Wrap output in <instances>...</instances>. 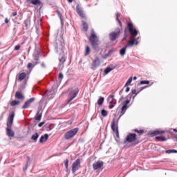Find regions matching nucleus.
I'll return each instance as SVG.
<instances>
[{
  "instance_id": "1",
  "label": "nucleus",
  "mask_w": 177,
  "mask_h": 177,
  "mask_svg": "<svg viewBox=\"0 0 177 177\" xmlns=\"http://www.w3.org/2000/svg\"><path fill=\"white\" fill-rule=\"evenodd\" d=\"M57 35H59V30L55 35V50L57 55L62 56L66 55L64 53L66 50V42L64 39H63V35H60L59 39H57Z\"/></svg>"
},
{
  "instance_id": "2",
  "label": "nucleus",
  "mask_w": 177,
  "mask_h": 177,
  "mask_svg": "<svg viewBox=\"0 0 177 177\" xmlns=\"http://www.w3.org/2000/svg\"><path fill=\"white\" fill-rule=\"evenodd\" d=\"M89 42L91 44V46L93 50H97L99 49V37L95 34L93 29L91 31V35L88 37Z\"/></svg>"
},
{
  "instance_id": "3",
  "label": "nucleus",
  "mask_w": 177,
  "mask_h": 177,
  "mask_svg": "<svg viewBox=\"0 0 177 177\" xmlns=\"http://www.w3.org/2000/svg\"><path fill=\"white\" fill-rule=\"evenodd\" d=\"M137 136H138L135 133L128 134L124 141V143H131L132 146L139 145V140L137 139Z\"/></svg>"
},
{
  "instance_id": "4",
  "label": "nucleus",
  "mask_w": 177,
  "mask_h": 177,
  "mask_svg": "<svg viewBox=\"0 0 177 177\" xmlns=\"http://www.w3.org/2000/svg\"><path fill=\"white\" fill-rule=\"evenodd\" d=\"M80 92L78 87H76L75 89L71 90L68 95V101L67 104H70L77 96Z\"/></svg>"
},
{
  "instance_id": "5",
  "label": "nucleus",
  "mask_w": 177,
  "mask_h": 177,
  "mask_svg": "<svg viewBox=\"0 0 177 177\" xmlns=\"http://www.w3.org/2000/svg\"><path fill=\"white\" fill-rule=\"evenodd\" d=\"M78 131H80V129L78 127H76L75 129H73L66 133H65L64 138L66 139V140H69V139H72L77 133H78Z\"/></svg>"
},
{
  "instance_id": "6",
  "label": "nucleus",
  "mask_w": 177,
  "mask_h": 177,
  "mask_svg": "<svg viewBox=\"0 0 177 177\" xmlns=\"http://www.w3.org/2000/svg\"><path fill=\"white\" fill-rule=\"evenodd\" d=\"M121 34V29L120 28H115V30L109 33V39L112 42H114L120 37Z\"/></svg>"
},
{
  "instance_id": "7",
  "label": "nucleus",
  "mask_w": 177,
  "mask_h": 177,
  "mask_svg": "<svg viewBox=\"0 0 177 177\" xmlns=\"http://www.w3.org/2000/svg\"><path fill=\"white\" fill-rule=\"evenodd\" d=\"M118 121H120V119H118L115 123V119H113L111 125V128L113 132L115 133L117 138H120V132L118 131Z\"/></svg>"
},
{
  "instance_id": "8",
  "label": "nucleus",
  "mask_w": 177,
  "mask_h": 177,
  "mask_svg": "<svg viewBox=\"0 0 177 177\" xmlns=\"http://www.w3.org/2000/svg\"><path fill=\"white\" fill-rule=\"evenodd\" d=\"M127 29L131 37L136 38V36L138 35V30L133 27V24L132 23L129 22L127 24Z\"/></svg>"
},
{
  "instance_id": "9",
  "label": "nucleus",
  "mask_w": 177,
  "mask_h": 177,
  "mask_svg": "<svg viewBox=\"0 0 177 177\" xmlns=\"http://www.w3.org/2000/svg\"><path fill=\"white\" fill-rule=\"evenodd\" d=\"M80 165H81V160H80V158H77L75 160V162L72 165V173L73 174H75V172H77V171H78V169H79L78 167H80Z\"/></svg>"
},
{
  "instance_id": "10",
  "label": "nucleus",
  "mask_w": 177,
  "mask_h": 177,
  "mask_svg": "<svg viewBox=\"0 0 177 177\" xmlns=\"http://www.w3.org/2000/svg\"><path fill=\"white\" fill-rule=\"evenodd\" d=\"M34 102H35V97H32L31 98H29L25 102L24 106H22V109L24 110H26V109H29V107H30L31 104H32Z\"/></svg>"
},
{
  "instance_id": "11",
  "label": "nucleus",
  "mask_w": 177,
  "mask_h": 177,
  "mask_svg": "<svg viewBox=\"0 0 177 177\" xmlns=\"http://www.w3.org/2000/svg\"><path fill=\"white\" fill-rule=\"evenodd\" d=\"M99 66H100V59L99 57H95L91 64V68L92 70H96Z\"/></svg>"
},
{
  "instance_id": "12",
  "label": "nucleus",
  "mask_w": 177,
  "mask_h": 177,
  "mask_svg": "<svg viewBox=\"0 0 177 177\" xmlns=\"http://www.w3.org/2000/svg\"><path fill=\"white\" fill-rule=\"evenodd\" d=\"M67 60V57L66 56V54L63 55H60L59 57V64L58 67L60 68L62 67H64V63H66V61Z\"/></svg>"
},
{
  "instance_id": "13",
  "label": "nucleus",
  "mask_w": 177,
  "mask_h": 177,
  "mask_svg": "<svg viewBox=\"0 0 177 177\" xmlns=\"http://www.w3.org/2000/svg\"><path fill=\"white\" fill-rule=\"evenodd\" d=\"M11 128H12V124H7L6 131V135L9 138H13V136H15V131H13V130H11Z\"/></svg>"
},
{
  "instance_id": "14",
  "label": "nucleus",
  "mask_w": 177,
  "mask_h": 177,
  "mask_svg": "<svg viewBox=\"0 0 177 177\" xmlns=\"http://www.w3.org/2000/svg\"><path fill=\"white\" fill-rule=\"evenodd\" d=\"M104 165V162L103 161L98 160L93 164V168L94 171H97V169H100Z\"/></svg>"
},
{
  "instance_id": "15",
  "label": "nucleus",
  "mask_w": 177,
  "mask_h": 177,
  "mask_svg": "<svg viewBox=\"0 0 177 177\" xmlns=\"http://www.w3.org/2000/svg\"><path fill=\"white\" fill-rule=\"evenodd\" d=\"M127 100L126 101H124L122 104V107H124L125 109H128V104H129V103H131V99H132V94L129 93L127 96Z\"/></svg>"
},
{
  "instance_id": "16",
  "label": "nucleus",
  "mask_w": 177,
  "mask_h": 177,
  "mask_svg": "<svg viewBox=\"0 0 177 177\" xmlns=\"http://www.w3.org/2000/svg\"><path fill=\"white\" fill-rule=\"evenodd\" d=\"M76 11L77 15H79V16L82 17V19H85V14H84V11L82 10V9L80 8V4H77L76 6Z\"/></svg>"
},
{
  "instance_id": "17",
  "label": "nucleus",
  "mask_w": 177,
  "mask_h": 177,
  "mask_svg": "<svg viewBox=\"0 0 177 177\" xmlns=\"http://www.w3.org/2000/svg\"><path fill=\"white\" fill-rule=\"evenodd\" d=\"M46 95L48 97L50 100H52L55 97V93H53V89L47 90L46 91Z\"/></svg>"
},
{
  "instance_id": "18",
  "label": "nucleus",
  "mask_w": 177,
  "mask_h": 177,
  "mask_svg": "<svg viewBox=\"0 0 177 177\" xmlns=\"http://www.w3.org/2000/svg\"><path fill=\"white\" fill-rule=\"evenodd\" d=\"M114 95H110L108 97V102L110 104H117V100L114 99Z\"/></svg>"
},
{
  "instance_id": "19",
  "label": "nucleus",
  "mask_w": 177,
  "mask_h": 177,
  "mask_svg": "<svg viewBox=\"0 0 177 177\" xmlns=\"http://www.w3.org/2000/svg\"><path fill=\"white\" fill-rule=\"evenodd\" d=\"M15 97L16 99H18L19 100H24V95L21 91H17L15 93Z\"/></svg>"
},
{
  "instance_id": "20",
  "label": "nucleus",
  "mask_w": 177,
  "mask_h": 177,
  "mask_svg": "<svg viewBox=\"0 0 177 177\" xmlns=\"http://www.w3.org/2000/svg\"><path fill=\"white\" fill-rule=\"evenodd\" d=\"M14 120H15V111H12L10 115V121L7 122V125H13Z\"/></svg>"
},
{
  "instance_id": "21",
  "label": "nucleus",
  "mask_w": 177,
  "mask_h": 177,
  "mask_svg": "<svg viewBox=\"0 0 177 177\" xmlns=\"http://www.w3.org/2000/svg\"><path fill=\"white\" fill-rule=\"evenodd\" d=\"M48 139H49V135H48V133H46L44 136H41L40 137L39 142V143H44V142H46V140H48Z\"/></svg>"
},
{
  "instance_id": "22",
  "label": "nucleus",
  "mask_w": 177,
  "mask_h": 177,
  "mask_svg": "<svg viewBox=\"0 0 177 177\" xmlns=\"http://www.w3.org/2000/svg\"><path fill=\"white\" fill-rule=\"evenodd\" d=\"M133 45H136L135 37H132L131 39L125 46L126 48H129V46L132 47Z\"/></svg>"
},
{
  "instance_id": "23",
  "label": "nucleus",
  "mask_w": 177,
  "mask_h": 177,
  "mask_svg": "<svg viewBox=\"0 0 177 177\" xmlns=\"http://www.w3.org/2000/svg\"><path fill=\"white\" fill-rule=\"evenodd\" d=\"M155 139L158 140V142H167V139L164 136H156Z\"/></svg>"
},
{
  "instance_id": "24",
  "label": "nucleus",
  "mask_w": 177,
  "mask_h": 177,
  "mask_svg": "<svg viewBox=\"0 0 177 177\" xmlns=\"http://www.w3.org/2000/svg\"><path fill=\"white\" fill-rule=\"evenodd\" d=\"M38 138H39V134L38 133H35L33 135H32L31 140L37 142V140H38Z\"/></svg>"
},
{
  "instance_id": "25",
  "label": "nucleus",
  "mask_w": 177,
  "mask_h": 177,
  "mask_svg": "<svg viewBox=\"0 0 177 177\" xmlns=\"http://www.w3.org/2000/svg\"><path fill=\"white\" fill-rule=\"evenodd\" d=\"M150 84V81L149 80H142L140 81V83L137 84V86H140V85H149Z\"/></svg>"
},
{
  "instance_id": "26",
  "label": "nucleus",
  "mask_w": 177,
  "mask_h": 177,
  "mask_svg": "<svg viewBox=\"0 0 177 177\" xmlns=\"http://www.w3.org/2000/svg\"><path fill=\"white\" fill-rule=\"evenodd\" d=\"M26 77H27V73L23 72L19 75V77L18 78L19 81H23V80H24V78H26Z\"/></svg>"
},
{
  "instance_id": "27",
  "label": "nucleus",
  "mask_w": 177,
  "mask_h": 177,
  "mask_svg": "<svg viewBox=\"0 0 177 177\" xmlns=\"http://www.w3.org/2000/svg\"><path fill=\"white\" fill-rule=\"evenodd\" d=\"M127 110H128V109L122 106L121 108V111H120V115L119 116L118 120H120L121 118V117H122V115H124V114H125V112L127 111Z\"/></svg>"
},
{
  "instance_id": "28",
  "label": "nucleus",
  "mask_w": 177,
  "mask_h": 177,
  "mask_svg": "<svg viewBox=\"0 0 177 177\" xmlns=\"http://www.w3.org/2000/svg\"><path fill=\"white\" fill-rule=\"evenodd\" d=\"M127 46H124L123 48H122L120 50V54L121 56H124L125 55V53L127 52Z\"/></svg>"
},
{
  "instance_id": "29",
  "label": "nucleus",
  "mask_w": 177,
  "mask_h": 177,
  "mask_svg": "<svg viewBox=\"0 0 177 177\" xmlns=\"http://www.w3.org/2000/svg\"><path fill=\"white\" fill-rule=\"evenodd\" d=\"M42 118V113H39V111H37V115L35 116L36 121H41Z\"/></svg>"
},
{
  "instance_id": "30",
  "label": "nucleus",
  "mask_w": 177,
  "mask_h": 177,
  "mask_svg": "<svg viewBox=\"0 0 177 177\" xmlns=\"http://www.w3.org/2000/svg\"><path fill=\"white\" fill-rule=\"evenodd\" d=\"M39 64V62H36L35 64L28 63L27 65V68H34V67H35V66H37V64Z\"/></svg>"
},
{
  "instance_id": "31",
  "label": "nucleus",
  "mask_w": 177,
  "mask_h": 177,
  "mask_svg": "<svg viewBox=\"0 0 177 177\" xmlns=\"http://www.w3.org/2000/svg\"><path fill=\"white\" fill-rule=\"evenodd\" d=\"M30 3H32V5H41V0H31Z\"/></svg>"
},
{
  "instance_id": "32",
  "label": "nucleus",
  "mask_w": 177,
  "mask_h": 177,
  "mask_svg": "<svg viewBox=\"0 0 177 177\" xmlns=\"http://www.w3.org/2000/svg\"><path fill=\"white\" fill-rule=\"evenodd\" d=\"M24 25L26 29L30 28V21L28 19H25L24 21Z\"/></svg>"
},
{
  "instance_id": "33",
  "label": "nucleus",
  "mask_w": 177,
  "mask_h": 177,
  "mask_svg": "<svg viewBox=\"0 0 177 177\" xmlns=\"http://www.w3.org/2000/svg\"><path fill=\"white\" fill-rule=\"evenodd\" d=\"M17 104H20V101L19 100H13L10 103V106L14 107L15 106H17Z\"/></svg>"
},
{
  "instance_id": "34",
  "label": "nucleus",
  "mask_w": 177,
  "mask_h": 177,
  "mask_svg": "<svg viewBox=\"0 0 177 177\" xmlns=\"http://www.w3.org/2000/svg\"><path fill=\"white\" fill-rule=\"evenodd\" d=\"M115 15H116L117 21H118L119 25L120 26V27H122V24L121 23V21H120V19L118 18V17H120V16H121V14L120 12H117Z\"/></svg>"
},
{
  "instance_id": "35",
  "label": "nucleus",
  "mask_w": 177,
  "mask_h": 177,
  "mask_svg": "<svg viewBox=\"0 0 177 177\" xmlns=\"http://www.w3.org/2000/svg\"><path fill=\"white\" fill-rule=\"evenodd\" d=\"M104 102V98L103 97H100L97 100V104L99 106H102L103 103Z\"/></svg>"
},
{
  "instance_id": "36",
  "label": "nucleus",
  "mask_w": 177,
  "mask_h": 177,
  "mask_svg": "<svg viewBox=\"0 0 177 177\" xmlns=\"http://www.w3.org/2000/svg\"><path fill=\"white\" fill-rule=\"evenodd\" d=\"M111 71H113V68L111 67H107L104 69V74L105 75H107V74H109V73H110Z\"/></svg>"
},
{
  "instance_id": "37",
  "label": "nucleus",
  "mask_w": 177,
  "mask_h": 177,
  "mask_svg": "<svg viewBox=\"0 0 177 177\" xmlns=\"http://www.w3.org/2000/svg\"><path fill=\"white\" fill-rule=\"evenodd\" d=\"M101 114L102 117H107V115H109V112L105 109H102L101 111Z\"/></svg>"
},
{
  "instance_id": "38",
  "label": "nucleus",
  "mask_w": 177,
  "mask_h": 177,
  "mask_svg": "<svg viewBox=\"0 0 177 177\" xmlns=\"http://www.w3.org/2000/svg\"><path fill=\"white\" fill-rule=\"evenodd\" d=\"M160 131L156 130L150 133L151 136H157V135H160Z\"/></svg>"
},
{
  "instance_id": "39",
  "label": "nucleus",
  "mask_w": 177,
  "mask_h": 177,
  "mask_svg": "<svg viewBox=\"0 0 177 177\" xmlns=\"http://www.w3.org/2000/svg\"><path fill=\"white\" fill-rule=\"evenodd\" d=\"M89 28V26L86 22H83V30L84 31H88V29Z\"/></svg>"
},
{
  "instance_id": "40",
  "label": "nucleus",
  "mask_w": 177,
  "mask_h": 177,
  "mask_svg": "<svg viewBox=\"0 0 177 177\" xmlns=\"http://www.w3.org/2000/svg\"><path fill=\"white\" fill-rule=\"evenodd\" d=\"M165 153H167V154H171V153H177V150L176 149H167L165 151Z\"/></svg>"
},
{
  "instance_id": "41",
  "label": "nucleus",
  "mask_w": 177,
  "mask_h": 177,
  "mask_svg": "<svg viewBox=\"0 0 177 177\" xmlns=\"http://www.w3.org/2000/svg\"><path fill=\"white\" fill-rule=\"evenodd\" d=\"M91 52V48H89V46H86V50H85V56H88Z\"/></svg>"
},
{
  "instance_id": "42",
  "label": "nucleus",
  "mask_w": 177,
  "mask_h": 177,
  "mask_svg": "<svg viewBox=\"0 0 177 177\" xmlns=\"http://www.w3.org/2000/svg\"><path fill=\"white\" fill-rule=\"evenodd\" d=\"M30 156H27V162H26V169H27V168H28V167H30V164H31L30 162Z\"/></svg>"
},
{
  "instance_id": "43",
  "label": "nucleus",
  "mask_w": 177,
  "mask_h": 177,
  "mask_svg": "<svg viewBox=\"0 0 177 177\" xmlns=\"http://www.w3.org/2000/svg\"><path fill=\"white\" fill-rule=\"evenodd\" d=\"M128 32V28H125L124 29V35H123V38L126 39L127 38L128 35H127Z\"/></svg>"
},
{
  "instance_id": "44",
  "label": "nucleus",
  "mask_w": 177,
  "mask_h": 177,
  "mask_svg": "<svg viewBox=\"0 0 177 177\" xmlns=\"http://www.w3.org/2000/svg\"><path fill=\"white\" fill-rule=\"evenodd\" d=\"M57 16L61 20V23H63V19L62 18V13L59 10H57Z\"/></svg>"
},
{
  "instance_id": "45",
  "label": "nucleus",
  "mask_w": 177,
  "mask_h": 177,
  "mask_svg": "<svg viewBox=\"0 0 177 177\" xmlns=\"http://www.w3.org/2000/svg\"><path fill=\"white\" fill-rule=\"evenodd\" d=\"M134 132H136L137 133H140V135H142L143 132H145V131L143 130H138V129H134Z\"/></svg>"
},
{
  "instance_id": "46",
  "label": "nucleus",
  "mask_w": 177,
  "mask_h": 177,
  "mask_svg": "<svg viewBox=\"0 0 177 177\" xmlns=\"http://www.w3.org/2000/svg\"><path fill=\"white\" fill-rule=\"evenodd\" d=\"M113 52V50H109L106 54H105L104 55V59H107V57H109V56H110V53H111Z\"/></svg>"
},
{
  "instance_id": "47",
  "label": "nucleus",
  "mask_w": 177,
  "mask_h": 177,
  "mask_svg": "<svg viewBox=\"0 0 177 177\" xmlns=\"http://www.w3.org/2000/svg\"><path fill=\"white\" fill-rule=\"evenodd\" d=\"M68 159H66L65 160H64V164H65V168H67V167H68Z\"/></svg>"
},
{
  "instance_id": "48",
  "label": "nucleus",
  "mask_w": 177,
  "mask_h": 177,
  "mask_svg": "<svg viewBox=\"0 0 177 177\" xmlns=\"http://www.w3.org/2000/svg\"><path fill=\"white\" fill-rule=\"evenodd\" d=\"M33 59H34V60H36V62H39V55L33 56Z\"/></svg>"
},
{
  "instance_id": "49",
  "label": "nucleus",
  "mask_w": 177,
  "mask_h": 177,
  "mask_svg": "<svg viewBox=\"0 0 177 177\" xmlns=\"http://www.w3.org/2000/svg\"><path fill=\"white\" fill-rule=\"evenodd\" d=\"M134 41L136 42V45H139V37L138 38L134 37Z\"/></svg>"
},
{
  "instance_id": "50",
  "label": "nucleus",
  "mask_w": 177,
  "mask_h": 177,
  "mask_svg": "<svg viewBox=\"0 0 177 177\" xmlns=\"http://www.w3.org/2000/svg\"><path fill=\"white\" fill-rule=\"evenodd\" d=\"M127 84H131L132 83V77H130L127 80Z\"/></svg>"
},
{
  "instance_id": "51",
  "label": "nucleus",
  "mask_w": 177,
  "mask_h": 177,
  "mask_svg": "<svg viewBox=\"0 0 177 177\" xmlns=\"http://www.w3.org/2000/svg\"><path fill=\"white\" fill-rule=\"evenodd\" d=\"M131 95V96L133 95H136V89H133L131 90V93H130Z\"/></svg>"
},
{
  "instance_id": "52",
  "label": "nucleus",
  "mask_w": 177,
  "mask_h": 177,
  "mask_svg": "<svg viewBox=\"0 0 177 177\" xmlns=\"http://www.w3.org/2000/svg\"><path fill=\"white\" fill-rule=\"evenodd\" d=\"M64 75H63V73H59V80H62L63 78H64Z\"/></svg>"
},
{
  "instance_id": "53",
  "label": "nucleus",
  "mask_w": 177,
  "mask_h": 177,
  "mask_svg": "<svg viewBox=\"0 0 177 177\" xmlns=\"http://www.w3.org/2000/svg\"><path fill=\"white\" fill-rule=\"evenodd\" d=\"M15 50H19L20 49V45H17L15 46Z\"/></svg>"
},
{
  "instance_id": "54",
  "label": "nucleus",
  "mask_w": 177,
  "mask_h": 177,
  "mask_svg": "<svg viewBox=\"0 0 177 177\" xmlns=\"http://www.w3.org/2000/svg\"><path fill=\"white\" fill-rule=\"evenodd\" d=\"M44 124H45V122H41L40 123H39V124H38L39 128H41V127H42V125H44Z\"/></svg>"
},
{
  "instance_id": "55",
  "label": "nucleus",
  "mask_w": 177,
  "mask_h": 177,
  "mask_svg": "<svg viewBox=\"0 0 177 177\" xmlns=\"http://www.w3.org/2000/svg\"><path fill=\"white\" fill-rule=\"evenodd\" d=\"M41 67H42L43 68H46V66L45 65V62H42L41 64Z\"/></svg>"
},
{
  "instance_id": "56",
  "label": "nucleus",
  "mask_w": 177,
  "mask_h": 177,
  "mask_svg": "<svg viewBox=\"0 0 177 177\" xmlns=\"http://www.w3.org/2000/svg\"><path fill=\"white\" fill-rule=\"evenodd\" d=\"M129 91H131V88H130V87H127V88H126V90H125V92H126L127 93H128V92H129Z\"/></svg>"
},
{
  "instance_id": "57",
  "label": "nucleus",
  "mask_w": 177,
  "mask_h": 177,
  "mask_svg": "<svg viewBox=\"0 0 177 177\" xmlns=\"http://www.w3.org/2000/svg\"><path fill=\"white\" fill-rule=\"evenodd\" d=\"M109 109H114V105H113V104H109Z\"/></svg>"
},
{
  "instance_id": "58",
  "label": "nucleus",
  "mask_w": 177,
  "mask_h": 177,
  "mask_svg": "<svg viewBox=\"0 0 177 177\" xmlns=\"http://www.w3.org/2000/svg\"><path fill=\"white\" fill-rule=\"evenodd\" d=\"M146 88H149V86H144V87H142V88H140V91H143V89H146Z\"/></svg>"
},
{
  "instance_id": "59",
  "label": "nucleus",
  "mask_w": 177,
  "mask_h": 177,
  "mask_svg": "<svg viewBox=\"0 0 177 177\" xmlns=\"http://www.w3.org/2000/svg\"><path fill=\"white\" fill-rule=\"evenodd\" d=\"M122 100H124V95H122L120 100H119V102H122Z\"/></svg>"
},
{
  "instance_id": "60",
  "label": "nucleus",
  "mask_w": 177,
  "mask_h": 177,
  "mask_svg": "<svg viewBox=\"0 0 177 177\" xmlns=\"http://www.w3.org/2000/svg\"><path fill=\"white\" fill-rule=\"evenodd\" d=\"M159 135H163V133H165V131H160Z\"/></svg>"
},
{
  "instance_id": "61",
  "label": "nucleus",
  "mask_w": 177,
  "mask_h": 177,
  "mask_svg": "<svg viewBox=\"0 0 177 177\" xmlns=\"http://www.w3.org/2000/svg\"><path fill=\"white\" fill-rule=\"evenodd\" d=\"M12 16H17V12H12Z\"/></svg>"
},
{
  "instance_id": "62",
  "label": "nucleus",
  "mask_w": 177,
  "mask_h": 177,
  "mask_svg": "<svg viewBox=\"0 0 177 177\" xmlns=\"http://www.w3.org/2000/svg\"><path fill=\"white\" fill-rule=\"evenodd\" d=\"M124 91V88H122V90L120 91L119 92V95H122V92Z\"/></svg>"
},
{
  "instance_id": "63",
  "label": "nucleus",
  "mask_w": 177,
  "mask_h": 177,
  "mask_svg": "<svg viewBox=\"0 0 177 177\" xmlns=\"http://www.w3.org/2000/svg\"><path fill=\"white\" fill-rule=\"evenodd\" d=\"M5 23H6V24L9 23V19H8V18H6V19H5Z\"/></svg>"
},
{
  "instance_id": "64",
  "label": "nucleus",
  "mask_w": 177,
  "mask_h": 177,
  "mask_svg": "<svg viewBox=\"0 0 177 177\" xmlns=\"http://www.w3.org/2000/svg\"><path fill=\"white\" fill-rule=\"evenodd\" d=\"M65 172H68V167H66Z\"/></svg>"
}]
</instances>
